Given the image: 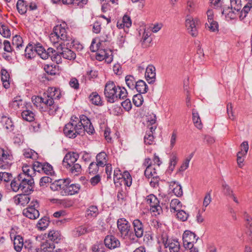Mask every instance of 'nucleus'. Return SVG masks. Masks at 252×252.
I'll return each instance as SVG.
<instances>
[{
  "label": "nucleus",
  "mask_w": 252,
  "mask_h": 252,
  "mask_svg": "<svg viewBox=\"0 0 252 252\" xmlns=\"http://www.w3.org/2000/svg\"><path fill=\"white\" fill-rule=\"evenodd\" d=\"M86 131L89 134L94 132V126L90 120L85 115L80 116V119L72 117L70 121L66 124L63 129L64 135L69 138L74 139L78 135H83Z\"/></svg>",
  "instance_id": "nucleus-1"
},
{
  "label": "nucleus",
  "mask_w": 252,
  "mask_h": 252,
  "mask_svg": "<svg viewBox=\"0 0 252 252\" xmlns=\"http://www.w3.org/2000/svg\"><path fill=\"white\" fill-rule=\"evenodd\" d=\"M104 93L107 101L112 103L119 99H125L127 94L125 88L116 86L114 82L110 81L106 83Z\"/></svg>",
  "instance_id": "nucleus-2"
},
{
  "label": "nucleus",
  "mask_w": 252,
  "mask_h": 252,
  "mask_svg": "<svg viewBox=\"0 0 252 252\" xmlns=\"http://www.w3.org/2000/svg\"><path fill=\"white\" fill-rule=\"evenodd\" d=\"M51 40H53L54 42H59L60 41L66 42V45L67 46L70 43L73 44L74 40L72 37L67 34L66 30L61 25L55 26L53 29V32L50 34Z\"/></svg>",
  "instance_id": "nucleus-3"
},
{
  "label": "nucleus",
  "mask_w": 252,
  "mask_h": 252,
  "mask_svg": "<svg viewBox=\"0 0 252 252\" xmlns=\"http://www.w3.org/2000/svg\"><path fill=\"white\" fill-rule=\"evenodd\" d=\"M42 99L43 101L41 103V111L48 112L51 115H55L59 109V107L55 104L53 98H50L46 93H44Z\"/></svg>",
  "instance_id": "nucleus-4"
},
{
  "label": "nucleus",
  "mask_w": 252,
  "mask_h": 252,
  "mask_svg": "<svg viewBox=\"0 0 252 252\" xmlns=\"http://www.w3.org/2000/svg\"><path fill=\"white\" fill-rule=\"evenodd\" d=\"M117 227L120 232L121 236L124 239L130 237V225L129 222L124 218L119 219L117 220Z\"/></svg>",
  "instance_id": "nucleus-5"
},
{
  "label": "nucleus",
  "mask_w": 252,
  "mask_h": 252,
  "mask_svg": "<svg viewBox=\"0 0 252 252\" xmlns=\"http://www.w3.org/2000/svg\"><path fill=\"white\" fill-rule=\"evenodd\" d=\"M198 20L196 19H193L190 16H188L186 20V26L187 28L188 32L192 36H196L198 34L197 26L198 25Z\"/></svg>",
  "instance_id": "nucleus-6"
},
{
  "label": "nucleus",
  "mask_w": 252,
  "mask_h": 252,
  "mask_svg": "<svg viewBox=\"0 0 252 252\" xmlns=\"http://www.w3.org/2000/svg\"><path fill=\"white\" fill-rule=\"evenodd\" d=\"M197 239L198 238H196L195 234L190 231L186 230L183 233V245L186 249L192 247L193 246V243L196 242Z\"/></svg>",
  "instance_id": "nucleus-7"
},
{
  "label": "nucleus",
  "mask_w": 252,
  "mask_h": 252,
  "mask_svg": "<svg viewBox=\"0 0 252 252\" xmlns=\"http://www.w3.org/2000/svg\"><path fill=\"white\" fill-rule=\"evenodd\" d=\"M12 156L8 151L0 148V168L6 169L10 167L11 163L8 162L12 160Z\"/></svg>",
  "instance_id": "nucleus-8"
},
{
  "label": "nucleus",
  "mask_w": 252,
  "mask_h": 252,
  "mask_svg": "<svg viewBox=\"0 0 252 252\" xmlns=\"http://www.w3.org/2000/svg\"><path fill=\"white\" fill-rule=\"evenodd\" d=\"M147 201L150 205V210L155 213V215H159L162 212V208L159 205V201L154 195L151 194L148 196Z\"/></svg>",
  "instance_id": "nucleus-9"
},
{
  "label": "nucleus",
  "mask_w": 252,
  "mask_h": 252,
  "mask_svg": "<svg viewBox=\"0 0 252 252\" xmlns=\"http://www.w3.org/2000/svg\"><path fill=\"white\" fill-rule=\"evenodd\" d=\"M35 55L37 54L41 59L46 60L49 57L50 52H52V48H48L46 50L39 43L34 46Z\"/></svg>",
  "instance_id": "nucleus-10"
},
{
  "label": "nucleus",
  "mask_w": 252,
  "mask_h": 252,
  "mask_svg": "<svg viewBox=\"0 0 252 252\" xmlns=\"http://www.w3.org/2000/svg\"><path fill=\"white\" fill-rule=\"evenodd\" d=\"M79 157V154L76 152H68L64 156L63 161V166H68L69 167L70 164L75 163Z\"/></svg>",
  "instance_id": "nucleus-11"
},
{
  "label": "nucleus",
  "mask_w": 252,
  "mask_h": 252,
  "mask_svg": "<svg viewBox=\"0 0 252 252\" xmlns=\"http://www.w3.org/2000/svg\"><path fill=\"white\" fill-rule=\"evenodd\" d=\"M104 244L110 249H114L120 246V241L113 235L107 236L104 239Z\"/></svg>",
  "instance_id": "nucleus-12"
},
{
  "label": "nucleus",
  "mask_w": 252,
  "mask_h": 252,
  "mask_svg": "<svg viewBox=\"0 0 252 252\" xmlns=\"http://www.w3.org/2000/svg\"><path fill=\"white\" fill-rule=\"evenodd\" d=\"M69 180L67 179V182H66L64 193L65 195H72L78 193L80 186L79 184H69Z\"/></svg>",
  "instance_id": "nucleus-13"
},
{
  "label": "nucleus",
  "mask_w": 252,
  "mask_h": 252,
  "mask_svg": "<svg viewBox=\"0 0 252 252\" xmlns=\"http://www.w3.org/2000/svg\"><path fill=\"white\" fill-rule=\"evenodd\" d=\"M34 182L33 180L21 182V190L25 193L31 194L33 191Z\"/></svg>",
  "instance_id": "nucleus-14"
},
{
  "label": "nucleus",
  "mask_w": 252,
  "mask_h": 252,
  "mask_svg": "<svg viewBox=\"0 0 252 252\" xmlns=\"http://www.w3.org/2000/svg\"><path fill=\"white\" fill-rule=\"evenodd\" d=\"M29 194H19L15 195L13 197L14 202L16 205H21L22 206H25L30 201V197L29 196Z\"/></svg>",
  "instance_id": "nucleus-15"
},
{
  "label": "nucleus",
  "mask_w": 252,
  "mask_h": 252,
  "mask_svg": "<svg viewBox=\"0 0 252 252\" xmlns=\"http://www.w3.org/2000/svg\"><path fill=\"white\" fill-rule=\"evenodd\" d=\"M145 77L149 83H154L156 80V69L152 65H149L146 69Z\"/></svg>",
  "instance_id": "nucleus-16"
},
{
  "label": "nucleus",
  "mask_w": 252,
  "mask_h": 252,
  "mask_svg": "<svg viewBox=\"0 0 252 252\" xmlns=\"http://www.w3.org/2000/svg\"><path fill=\"white\" fill-rule=\"evenodd\" d=\"M135 236L139 238L144 234V227L142 222L138 219L134 220L132 223Z\"/></svg>",
  "instance_id": "nucleus-17"
},
{
  "label": "nucleus",
  "mask_w": 252,
  "mask_h": 252,
  "mask_svg": "<svg viewBox=\"0 0 252 252\" xmlns=\"http://www.w3.org/2000/svg\"><path fill=\"white\" fill-rule=\"evenodd\" d=\"M62 42L60 44L59 47L61 48V54L63 58L68 60H74L76 58V54L67 47H63L62 45Z\"/></svg>",
  "instance_id": "nucleus-18"
},
{
  "label": "nucleus",
  "mask_w": 252,
  "mask_h": 252,
  "mask_svg": "<svg viewBox=\"0 0 252 252\" xmlns=\"http://www.w3.org/2000/svg\"><path fill=\"white\" fill-rule=\"evenodd\" d=\"M164 243L165 248H169L170 252H181L179 242L175 240H172L168 242L167 240Z\"/></svg>",
  "instance_id": "nucleus-19"
},
{
  "label": "nucleus",
  "mask_w": 252,
  "mask_h": 252,
  "mask_svg": "<svg viewBox=\"0 0 252 252\" xmlns=\"http://www.w3.org/2000/svg\"><path fill=\"white\" fill-rule=\"evenodd\" d=\"M23 214L25 217L31 220L37 219L39 216V212L34 208H25L23 211Z\"/></svg>",
  "instance_id": "nucleus-20"
},
{
  "label": "nucleus",
  "mask_w": 252,
  "mask_h": 252,
  "mask_svg": "<svg viewBox=\"0 0 252 252\" xmlns=\"http://www.w3.org/2000/svg\"><path fill=\"white\" fill-rule=\"evenodd\" d=\"M66 182H67V179H60L55 181L53 183L51 184L50 188L53 191H58L61 189L64 191Z\"/></svg>",
  "instance_id": "nucleus-21"
},
{
  "label": "nucleus",
  "mask_w": 252,
  "mask_h": 252,
  "mask_svg": "<svg viewBox=\"0 0 252 252\" xmlns=\"http://www.w3.org/2000/svg\"><path fill=\"white\" fill-rule=\"evenodd\" d=\"M92 230L90 229H89L88 227H85L83 225H80L75 227L73 230H72L71 233L73 237H78L86 233H89Z\"/></svg>",
  "instance_id": "nucleus-22"
},
{
  "label": "nucleus",
  "mask_w": 252,
  "mask_h": 252,
  "mask_svg": "<svg viewBox=\"0 0 252 252\" xmlns=\"http://www.w3.org/2000/svg\"><path fill=\"white\" fill-rule=\"evenodd\" d=\"M61 48L59 46L57 48V50H54L52 48V52H50L49 57L51 58L52 61L56 62L57 64H59L62 62V55H61L60 50Z\"/></svg>",
  "instance_id": "nucleus-23"
},
{
  "label": "nucleus",
  "mask_w": 252,
  "mask_h": 252,
  "mask_svg": "<svg viewBox=\"0 0 252 252\" xmlns=\"http://www.w3.org/2000/svg\"><path fill=\"white\" fill-rule=\"evenodd\" d=\"M169 186L173 193L178 197H180L183 195V190L182 187L176 181H171L169 182Z\"/></svg>",
  "instance_id": "nucleus-24"
},
{
  "label": "nucleus",
  "mask_w": 252,
  "mask_h": 252,
  "mask_svg": "<svg viewBox=\"0 0 252 252\" xmlns=\"http://www.w3.org/2000/svg\"><path fill=\"white\" fill-rule=\"evenodd\" d=\"M239 10L234 9L232 6H228L223 9L222 14L225 15V17L229 19H234L236 17L237 13Z\"/></svg>",
  "instance_id": "nucleus-25"
},
{
  "label": "nucleus",
  "mask_w": 252,
  "mask_h": 252,
  "mask_svg": "<svg viewBox=\"0 0 252 252\" xmlns=\"http://www.w3.org/2000/svg\"><path fill=\"white\" fill-rule=\"evenodd\" d=\"M62 236L60 232L56 230H51L48 234V240L52 243H58L60 241Z\"/></svg>",
  "instance_id": "nucleus-26"
},
{
  "label": "nucleus",
  "mask_w": 252,
  "mask_h": 252,
  "mask_svg": "<svg viewBox=\"0 0 252 252\" xmlns=\"http://www.w3.org/2000/svg\"><path fill=\"white\" fill-rule=\"evenodd\" d=\"M63 167L74 175H78L81 173L82 170L81 165L76 162L73 163L72 164H70L69 167L68 166Z\"/></svg>",
  "instance_id": "nucleus-27"
},
{
  "label": "nucleus",
  "mask_w": 252,
  "mask_h": 252,
  "mask_svg": "<svg viewBox=\"0 0 252 252\" xmlns=\"http://www.w3.org/2000/svg\"><path fill=\"white\" fill-rule=\"evenodd\" d=\"M55 248L54 244L47 240L41 244L39 251L40 252H49L53 250Z\"/></svg>",
  "instance_id": "nucleus-28"
},
{
  "label": "nucleus",
  "mask_w": 252,
  "mask_h": 252,
  "mask_svg": "<svg viewBox=\"0 0 252 252\" xmlns=\"http://www.w3.org/2000/svg\"><path fill=\"white\" fill-rule=\"evenodd\" d=\"M14 248L17 252H20L24 246V240L22 237L17 235L13 240Z\"/></svg>",
  "instance_id": "nucleus-29"
},
{
  "label": "nucleus",
  "mask_w": 252,
  "mask_h": 252,
  "mask_svg": "<svg viewBox=\"0 0 252 252\" xmlns=\"http://www.w3.org/2000/svg\"><path fill=\"white\" fill-rule=\"evenodd\" d=\"M96 160L100 167H104L108 164L107 163V155L105 152H101L96 155Z\"/></svg>",
  "instance_id": "nucleus-30"
},
{
  "label": "nucleus",
  "mask_w": 252,
  "mask_h": 252,
  "mask_svg": "<svg viewBox=\"0 0 252 252\" xmlns=\"http://www.w3.org/2000/svg\"><path fill=\"white\" fill-rule=\"evenodd\" d=\"M134 89H136L137 91L141 94L147 93L148 87L145 82L142 80H139L136 82Z\"/></svg>",
  "instance_id": "nucleus-31"
},
{
  "label": "nucleus",
  "mask_w": 252,
  "mask_h": 252,
  "mask_svg": "<svg viewBox=\"0 0 252 252\" xmlns=\"http://www.w3.org/2000/svg\"><path fill=\"white\" fill-rule=\"evenodd\" d=\"M47 94L50 97L55 99H58L60 98L61 93L60 90L56 88H49L46 92Z\"/></svg>",
  "instance_id": "nucleus-32"
},
{
  "label": "nucleus",
  "mask_w": 252,
  "mask_h": 252,
  "mask_svg": "<svg viewBox=\"0 0 252 252\" xmlns=\"http://www.w3.org/2000/svg\"><path fill=\"white\" fill-rule=\"evenodd\" d=\"M28 3L24 0H18L17 2L16 7L18 12L21 14H24L28 10Z\"/></svg>",
  "instance_id": "nucleus-33"
},
{
  "label": "nucleus",
  "mask_w": 252,
  "mask_h": 252,
  "mask_svg": "<svg viewBox=\"0 0 252 252\" xmlns=\"http://www.w3.org/2000/svg\"><path fill=\"white\" fill-rule=\"evenodd\" d=\"M9 74L8 72L4 69L1 70V80L2 82L3 87L7 89L9 87Z\"/></svg>",
  "instance_id": "nucleus-34"
},
{
  "label": "nucleus",
  "mask_w": 252,
  "mask_h": 252,
  "mask_svg": "<svg viewBox=\"0 0 252 252\" xmlns=\"http://www.w3.org/2000/svg\"><path fill=\"white\" fill-rule=\"evenodd\" d=\"M192 120L195 125V126L198 129H201L202 125L201 122L200 118L197 111L195 109H192Z\"/></svg>",
  "instance_id": "nucleus-35"
},
{
  "label": "nucleus",
  "mask_w": 252,
  "mask_h": 252,
  "mask_svg": "<svg viewBox=\"0 0 252 252\" xmlns=\"http://www.w3.org/2000/svg\"><path fill=\"white\" fill-rule=\"evenodd\" d=\"M21 116L23 120L28 122H32L34 119L35 115L32 111L25 110L21 113Z\"/></svg>",
  "instance_id": "nucleus-36"
},
{
  "label": "nucleus",
  "mask_w": 252,
  "mask_h": 252,
  "mask_svg": "<svg viewBox=\"0 0 252 252\" xmlns=\"http://www.w3.org/2000/svg\"><path fill=\"white\" fill-rule=\"evenodd\" d=\"M90 101L93 104L95 105H100L102 104V101L100 96L96 92H93L89 96Z\"/></svg>",
  "instance_id": "nucleus-37"
},
{
  "label": "nucleus",
  "mask_w": 252,
  "mask_h": 252,
  "mask_svg": "<svg viewBox=\"0 0 252 252\" xmlns=\"http://www.w3.org/2000/svg\"><path fill=\"white\" fill-rule=\"evenodd\" d=\"M25 55L26 58L28 59L33 58L35 56L34 46L29 44L25 50Z\"/></svg>",
  "instance_id": "nucleus-38"
},
{
  "label": "nucleus",
  "mask_w": 252,
  "mask_h": 252,
  "mask_svg": "<svg viewBox=\"0 0 252 252\" xmlns=\"http://www.w3.org/2000/svg\"><path fill=\"white\" fill-rule=\"evenodd\" d=\"M23 155L26 158L36 159L38 157L37 154L31 149H25L23 151Z\"/></svg>",
  "instance_id": "nucleus-39"
},
{
  "label": "nucleus",
  "mask_w": 252,
  "mask_h": 252,
  "mask_svg": "<svg viewBox=\"0 0 252 252\" xmlns=\"http://www.w3.org/2000/svg\"><path fill=\"white\" fill-rule=\"evenodd\" d=\"M23 105V101L20 96L15 97L12 101L9 103L10 106L14 110L20 108Z\"/></svg>",
  "instance_id": "nucleus-40"
},
{
  "label": "nucleus",
  "mask_w": 252,
  "mask_h": 252,
  "mask_svg": "<svg viewBox=\"0 0 252 252\" xmlns=\"http://www.w3.org/2000/svg\"><path fill=\"white\" fill-rule=\"evenodd\" d=\"M12 45L15 46L17 51L20 50L23 46L22 38L19 35H15L12 39Z\"/></svg>",
  "instance_id": "nucleus-41"
},
{
  "label": "nucleus",
  "mask_w": 252,
  "mask_h": 252,
  "mask_svg": "<svg viewBox=\"0 0 252 252\" xmlns=\"http://www.w3.org/2000/svg\"><path fill=\"white\" fill-rule=\"evenodd\" d=\"M145 176L147 178L153 177H159L157 173V170L154 165L151 167L146 168L144 172Z\"/></svg>",
  "instance_id": "nucleus-42"
},
{
  "label": "nucleus",
  "mask_w": 252,
  "mask_h": 252,
  "mask_svg": "<svg viewBox=\"0 0 252 252\" xmlns=\"http://www.w3.org/2000/svg\"><path fill=\"white\" fill-rule=\"evenodd\" d=\"M2 122L3 123V127L9 131H11L13 130V123L10 119L6 117H3Z\"/></svg>",
  "instance_id": "nucleus-43"
},
{
  "label": "nucleus",
  "mask_w": 252,
  "mask_h": 252,
  "mask_svg": "<svg viewBox=\"0 0 252 252\" xmlns=\"http://www.w3.org/2000/svg\"><path fill=\"white\" fill-rule=\"evenodd\" d=\"M125 81L127 87L131 90L134 89L136 82L137 81L132 75H130L126 76Z\"/></svg>",
  "instance_id": "nucleus-44"
},
{
  "label": "nucleus",
  "mask_w": 252,
  "mask_h": 252,
  "mask_svg": "<svg viewBox=\"0 0 252 252\" xmlns=\"http://www.w3.org/2000/svg\"><path fill=\"white\" fill-rule=\"evenodd\" d=\"M58 66L47 64L44 66V70L49 75H55L58 71Z\"/></svg>",
  "instance_id": "nucleus-45"
},
{
  "label": "nucleus",
  "mask_w": 252,
  "mask_h": 252,
  "mask_svg": "<svg viewBox=\"0 0 252 252\" xmlns=\"http://www.w3.org/2000/svg\"><path fill=\"white\" fill-rule=\"evenodd\" d=\"M0 34L5 38H9L11 35L8 27L1 22L0 23Z\"/></svg>",
  "instance_id": "nucleus-46"
},
{
  "label": "nucleus",
  "mask_w": 252,
  "mask_h": 252,
  "mask_svg": "<svg viewBox=\"0 0 252 252\" xmlns=\"http://www.w3.org/2000/svg\"><path fill=\"white\" fill-rule=\"evenodd\" d=\"M170 207L171 211L177 212L181 209L182 203L178 199H173L170 202Z\"/></svg>",
  "instance_id": "nucleus-47"
},
{
  "label": "nucleus",
  "mask_w": 252,
  "mask_h": 252,
  "mask_svg": "<svg viewBox=\"0 0 252 252\" xmlns=\"http://www.w3.org/2000/svg\"><path fill=\"white\" fill-rule=\"evenodd\" d=\"M122 176L123 178L121 180H123L124 184L127 187H130L132 183V179L129 172L127 171L124 172Z\"/></svg>",
  "instance_id": "nucleus-48"
},
{
  "label": "nucleus",
  "mask_w": 252,
  "mask_h": 252,
  "mask_svg": "<svg viewBox=\"0 0 252 252\" xmlns=\"http://www.w3.org/2000/svg\"><path fill=\"white\" fill-rule=\"evenodd\" d=\"M99 165L94 162H91L88 167V172L90 174H95L98 171Z\"/></svg>",
  "instance_id": "nucleus-49"
},
{
  "label": "nucleus",
  "mask_w": 252,
  "mask_h": 252,
  "mask_svg": "<svg viewBox=\"0 0 252 252\" xmlns=\"http://www.w3.org/2000/svg\"><path fill=\"white\" fill-rule=\"evenodd\" d=\"M11 188L15 192L21 190V182L18 180V177L15 178L11 182Z\"/></svg>",
  "instance_id": "nucleus-50"
},
{
  "label": "nucleus",
  "mask_w": 252,
  "mask_h": 252,
  "mask_svg": "<svg viewBox=\"0 0 252 252\" xmlns=\"http://www.w3.org/2000/svg\"><path fill=\"white\" fill-rule=\"evenodd\" d=\"M205 27L212 32L218 31L219 25L217 22L213 20V22H207L205 24Z\"/></svg>",
  "instance_id": "nucleus-51"
},
{
  "label": "nucleus",
  "mask_w": 252,
  "mask_h": 252,
  "mask_svg": "<svg viewBox=\"0 0 252 252\" xmlns=\"http://www.w3.org/2000/svg\"><path fill=\"white\" fill-rule=\"evenodd\" d=\"M132 100L136 106L139 107L142 104L144 99L141 94H138L133 96Z\"/></svg>",
  "instance_id": "nucleus-52"
},
{
  "label": "nucleus",
  "mask_w": 252,
  "mask_h": 252,
  "mask_svg": "<svg viewBox=\"0 0 252 252\" xmlns=\"http://www.w3.org/2000/svg\"><path fill=\"white\" fill-rule=\"evenodd\" d=\"M98 213V209L96 206H90L87 211V215L88 217H95Z\"/></svg>",
  "instance_id": "nucleus-53"
},
{
  "label": "nucleus",
  "mask_w": 252,
  "mask_h": 252,
  "mask_svg": "<svg viewBox=\"0 0 252 252\" xmlns=\"http://www.w3.org/2000/svg\"><path fill=\"white\" fill-rule=\"evenodd\" d=\"M42 172L48 175H52L54 173L53 167L48 163H44Z\"/></svg>",
  "instance_id": "nucleus-54"
},
{
  "label": "nucleus",
  "mask_w": 252,
  "mask_h": 252,
  "mask_svg": "<svg viewBox=\"0 0 252 252\" xmlns=\"http://www.w3.org/2000/svg\"><path fill=\"white\" fill-rule=\"evenodd\" d=\"M42 96H34L32 97V102L33 104L37 107L39 108V109L41 110V103L42 100Z\"/></svg>",
  "instance_id": "nucleus-55"
},
{
  "label": "nucleus",
  "mask_w": 252,
  "mask_h": 252,
  "mask_svg": "<svg viewBox=\"0 0 252 252\" xmlns=\"http://www.w3.org/2000/svg\"><path fill=\"white\" fill-rule=\"evenodd\" d=\"M33 176H32L31 174H28L24 173H20L17 176L18 180L21 181H28V180H33Z\"/></svg>",
  "instance_id": "nucleus-56"
},
{
  "label": "nucleus",
  "mask_w": 252,
  "mask_h": 252,
  "mask_svg": "<svg viewBox=\"0 0 252 252\" xmlns=\"http://www.w3.org/2000/svg\"><path fill=\"white\" fill-rule=\"evenodd\" d=\"M177 213L176 214L177 217L178 219L180 220H181L184 221H186L188 217L189 214H187L185 211H184L183 210H179V211H177Z\"/></svg>",
  "instance_id": "nucleus-57"
},
{
  "label": "nucleus",
  "mask_w": 252,
  "mask_h": 252,
  "mask_svg": "<svg viewBox=\"0 0 252 252\" xmlns=\"http://www.w3.org/2000/svg\"><path fill=\"white\" fill-rule=\"evenodd\" d=\"M44 163H41L39 161H34L32 164V169L34 173L36 171L41 172L43 171Z\"/></svg>",
  "instance_id": "nucleus-58"
},
{
  "label": "nucleus",
  "mask_w": 252,
  "mask_h": 252,
  "mask_svg": "<svg viewBox=\"0 0 252 252\" xmlns=\"http://www.w3.org/2000/svg\"><path fill=\"white\" fill-rule=\"evenodd\" d=\"M144 142L147 145H151L154 142V137L153 134L150 132H146L144 136Z\"/></svg>",
  "instance_id": "nucleus-59"
},
{
  "label": "nucleus",
  "mask_w": 252,
  "mask_h": 252,
  "mask_svg": "<svg viewBox=\"0 0 252 252\" xmlns=\"http://www.w3.org/2000/svg\"><path fill=\"white\" fill-rule=\"evenodd\" d=\"M252 8V0L249 1L244 6L241 11V14H244V17L246 16L247 14L250 11Z\"/></svg>",
  "instance_id": "nucleus-60"
},
{
  "label": "nucleus",
  "mask_w": 252,
  "mask_h": 252,
  "mask_svg": "<svg viewBox=\"0 0 252 252\" xmlns=\"http://www.w3.org/2000/svg\"><path fill=\"white\" fill-rule=\"evenodd\" d=\"M12 178V175L7 172H0V180L5 182L9 181Z\"/></svg>",
  "instance_id": "nucleus-61"
},
{
  "label": "nucleus",
  "mask_w": 252,
  "mask_h": 252,
  "mask_svg": "<svg viewBox=\"0 0 252 252\" xmlns=\"http://www.w3.org/2000/svg\"><path fill=\"white\" fill-rule=\"evenodd\" d=\"M105 248L102 244H98L94 245L92 250L93 252H104Z\"/></svg>",
  "instance_id": "nucleus-62"
},
{
  "label": "nucleus",
  "mask_w": 252,
  "mask_h": 252,
  "mask_svg": "<svg viewBox=\"0 0 252 252\" xmlns=\"http://www.w3.org/2000/svg\"><path fill=\"white\" fill-rule=\"evenodd\" d=\"M230 5L234 9L240 10L241 8V0H230Z\"/></svg>",
  "instance_id": "nucleus-63"
},
{
  "label": "nucleus",
  "mask_w": 252,
  "mask_h": 252,
  "mask_svg": "<svg viewBox=\"0 0 252 252\" xmlns=\"http://www.w3.org/2000/svg\"><path fill=\"white\" fill-rule=\"evenodd\" d=\"M122 22L123 23L124 26H125L126 28H129L131 25V21L130 18L129 16L126 15L124 16L123 20H122Z\"/></svg>",
  "instance_id": "nucleus-64"
}]
</instances>
